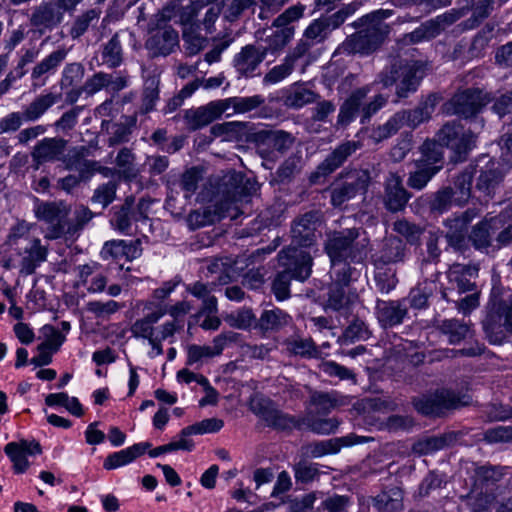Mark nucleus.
Instances as JSON below:
<instances>
[{
    "label": "nucleus",
    "instance_id": "obj_28",
    "mask_svg": "<svg viewBox=\"0 0 512 512\" xmlns=\"http://www.w3.org/2000/svg\"><path fill=\"white\" fill-rule=\"evenodd\" d=\"M151 447L149 442L136 443L121 451L108 455L103 463L106 470L116 469L133 462L137 457L145 453Z\"/></svg>",
    "mask_w": 512,
    "mask_h": 512
},
{
    "label": "nucleus",
    "instance_id": "obj_34",
    "mask_svg": "<svg viewBox=\"0 0 512 512\" xmlns=\"http://www.w3.org/2000/svg\"><path fill=\"white\" fill-rule=\"evenodd\" d=\"M59 98L60 96L54 93L37 96L22 112L25 122L38 120L50 107L58 102Z\"/></svg>",
    "mask_w": 512,
    "mask_h": 512
},
{
    "label": "nucleus",
    "instance_id": "obj_9",
    "mask_svg": "<svg viewBox=\"0 0 512 512\" xmlns=\"http://www.w3.org/2000/svg\"><path fill=\"white\" fill-rule=\"evenodd\" d=\"M251 411L266 422L270 427L279 430L292 429L298 426L297 421L276 408L274 403L264 397L256 396L250 401Z\"/></svg>",
    "mask_w": 512,
    "mask_h": 512
},
{
    "label": "nucleus",
    "instance_id": "obj_22",
    "mask_svg": "<svg viewBox=\"0 0 512 512\" xmlns=\"http://www.w3.org/2000/svg\"><path fill=\"white\" fill-rule=\"evenodd\" d=\"M407 308L399 301L378 300L376 317L383 328L393 327L403 322Z\"/></svg>",
    "mask_w": 512,
    "mask_h": 512
},
{
    "label": "nucleus",
    "instance_id": "obj_39",
    "mask_svg": "<svg viewBox=\"0 0 512 512\" xmlns=\"http://www.w3.org/2000/svg\"><path fill=\"white\" fill-rule=\"evenodd\" d=\"M95 214L84 205H78L73 211L72 217L68 216L67 240L77 238L84 227L93 219Z\"/></svg>",
    "mask_w": 512,
    "mask_h": 512
},
{
    "label": "nucleus",
    "instance_id": "obj_63",
    "mask_svg": "<svg viewBox=\"0 0 512 512\" xmlns=\"http://www.w3.org/2000/svg\"><path fill=\"white\" fill-rule=\"evenodd\" d=\"M294 69V63L292 58H285L284 62L280 65H277L273 67L265 76H264V83L267 84H275L283 79H285L287 76H289Z\"/></svg>",
    "mask_w": 512,
    "mask_h": 512
},
{
    "label": "nucleus",
    "instance_id": "obj_32",
    "mask_svg": "<svg viewBox=\"0 0 512 512\" xmlns=\"http://www.w3.org/2000/svg\"><path fill=\"white\" fill-rule=\"evenodd\" d=\"M458 434L447 432L438 436L426 437L418 440L412 446V451L418 455H427L449 447L456 442Z\"/></svg>",
    "mask_w": 512,
    "mask_h": 512
},
{
    "label": "nucleus",
    "instance_id": "obj_35",
    "mask_svg": "<svg viewBox=\"0 0 512 512\" xmlns=\"http://www.w3.org/2000/svg\"><path fill=\"white\" fill-rule=\"evenodd\" d=\"M178 34H151L146 40V48L151 56H166L178 46Z\"/></svg>",
    "mask_w": 512,
    "mask_h": 512
},
{
    "label": "nucleus",
    "instance_id": "obj_41",
    "mask_svg": "<svg viewBox=\"0 0 512 512\" xmlns=\"http://www.w3.org/2000/svg\"><path fill=\"white\" fill-rule=\"evenodd\" d=\"M439 329L443 334L448 336V340L451 344H457L472 336L469 324L458 319L443 320L439 325Z\"/></svg>",
    "mask_w": 512,
    "mask_h": 512
},
{
    "label": "nucleus",
    "instance_id": "obj_2",
    "mask_svg": "<svg viewBox=\"0 0 512 512\" xmlns=\"http://www.w3.org/2000/svg\"><path fill=\"white\" fill-rule=\"evenodd\" d=\"M359 236L357 228L330 233L325 243V251L331 263H337V261L361 262L366 256L367 240H358Z\"/></svg>",
    "mask_w": 512,
    "mask_h": 512
},
{
    "label": "nucleus",
    "instance_id": "obj_21",
    "mask_svg": "<svg viewBox=\"0 0 512 512\" xmlns=\"http://www.w3.org/2000/svg\"><path fill=\"white\" fill-rule=\"evenodd\" d=\"M361 147L359 141L349 140L341 143L319 164L316 175L331 174Z\"/></svg>",
    "mask_w": 512,
    "mask_h": 512
},
{
    "label": "nucleus",
    "instance_id": "obj_61",
    "mask_svg": "<svg viewBox=\"0 0 512 512\" xmlns=\"http://www.w3.org/2000/svg\"><path fill=\"white\" fill-rule=\"evenodd\" d=\"M158 85L159 80L156 78H149L146 80L141 106V111L143 113H148L154 109L159 98Z\"/></svg>",
    "mask_w": 512,
    "mask_h": 512
},
{
    "label": "nucleus",
    "instance_id": "obj_24",
    "mask_svg": "<svg viewBox=\"0 0 512 512\" xmlns=\"http://www.w3.org/2000/svg\"><path fill=\"white\" fill-rule=\"evenodd\" d=\"M21 255V271L32 274L41 263L46 261L48 248L41 244L39 238L33 237L28 239Z\"/></svg>",
    "mask_w": 512,
    "mask_h": 512
},
{
    "label": "nucleus",
    "instance_id": "obj_10",
    "mask_svg": "<svg viewBox=\"0 0 512 512\" xmlns=\"http://www.w3.org/2000/svg\"><path fill=\"white\" fill-rule=\"evenodd\" d=\"M490 101L487 93L479 88H468L456 93L450 101L452 113L469 118L476 115Z\"/></svg>",
    "mask_w": 512,
    "mask_h": 512
},
{
    "label": "nucleus",
    "instance_id": "obj_56",
    "mask_svg": "<svg viewBox=\"0 0 512 512\" xmlns=\"http://www.w3.org/2000/svg\"><path fill=\"white\" fill-rule=\"evenodd\" d=\"M224 426V422L218 418L204 419L198 423L187 426L181 430L182 436H190L205 433L218 432Z\"/></svg>",
    "mask_w": 512,
    "mask_h": 512
},
{
    "label": "nucleus",
    "instance_id": "obj_48",
    "mask_svg": "<svg viewBox=\"0 0 512 512\" xmlns=\"http://www.w3.org/2000/svg\"><path fill=\"white\" fill-rule=\"evenodd\" d=\"M318 498H321V503L315 512H348V507L351 504L350 497L336 493L318 492Z\"/></svg>",
    "mask_w": 512,
    "mask_h": 512
},
{
    "label": "nucleus",
    "instance_id": "obj_30",
    "mask_svg": "<svg viewBox=\"0 0 512 512\" xmlns=\"http://www.w3.org/2000/svg\"><path fill=\"white\" fill-rule=\"evenodd\" d=\"M63 20V12L52 3H41L31 16V23L39 28L53 29Z\"/></svg>",
    "mask_w": 512,
    "mask_h": 512
},
{
    "label": "nucleus",
    "instance_id": "obj_6",
    "mask_svg": "<svg viewBox=\"0 0 512 512\" xmlns=\"http://www.w3.org/2000/svg\"><path fill=\"white\" fill-rule=\"evenodd\" d=\"M371 176L368 170H352L342 175L331 189V203L338 207L358 194H365Z\"/></svg>",
    "mask_w": 512,
    "mask_h": 512
},
{
    "label": "nucleus",
    "instance_id": "obj_47",
    "mask_svg": "<svg viewBox=\"0 0 512 512\" xmlns=\"http://www.w3.org/2000/svg\"><path fill=\"white\" fill-rule=\"evenodd\" d=\"M284 344L290 354L309 358L318 356V349L311 338L293 336L286 339Z\"/></svg>",
    "mask_w": 512,
    "mask_h": 512
},
{
    "label": "nucleus",
    "instance_id": "obj_17",
    "mask_svg": "<svg viewBox=\"0 0 512 512\" xmlns=\"http://www.w3.org/2000/svg\"><path fill=\"white\" fill-rule=\"evenodd\" d=\"M224 112L221 100L211 101L204 106L188 109L184 119L191 130H198L220 118Z\"/></svg>",
    "mask_w": 512,
    "mask_h": 512
},
{
    "label": "nucleus",
    "instance_id": "obj_1",
    "mask_svg": "<svg viewBox=\"0 0 512 512\" xmlns=\"http://www.w3.org/2000/svg\"><path fill=\"white\" fill-rule=\"evenodd\" d=\"M429 69V63L425 61L394 58L391 64L378 74L374 83L357 88L349 95L340 107L337 124L345 127L360 115V123L364 125L387 104L388 97L383 94H377L369 102H364L375 83L387 88L399 81L396 95L399 98H406L418 89Z\"/></svg>",
    "mask_w": 512,
    "mask_h": 512
},
{
    "label": "nucleus",
    "instance_id": "obj_27",
    "mask_svg": "<svg viewBox=\"0 0 512 512\" xmlns=\"http://www.w3.org/2000/svg\"><path fill=\"white\" fill-rule=\"evenodd\" d=\"M406 246L398 237L385 238L382 247L374 258L375 265H387L404 261Z\"/></svg>",
    "mask_w": 512,
    "mask_h": 512
},
{
    "label": "nucleus",
    "instance_id": "obj_52",
    "mask_svg": "<svg viewBox=\"0 0 512 512\" xmlns=\"http://www.w3.org/2000/svg\"><path fill=\"white\" fill-rule=\"evenodd\" d=\"M257 320L258 318H256L255 314L250 308L239 309L226 317V321L231 327L242 330L251 328L257 330Z\"/></svg>",
    "mask_w": 512,
    "mask_h": 512
},
{
    "label": "nucleus",
    "instance_id": "obj_18",
    "mask_svg": "<svg viewBox=\"0 0 512 512\" xmlns=\"http://www.w3.org/2000/svg\"><path fill=\"white\" fill-rule=\"evenodd\" d=\"M256 191L254 183L247 180L243 183V176L237 172H231L225 175L219 187V192L222 193L226 204L241 201L244 196H247Z\"/></svg>",
    "mask_w": 512,
    "mask_h": 512
},
{
    "label": "nucleus",
    "instance_id": "obj_54",
    "mask_svg": "<svg viewBox=\"0 0 512 512\" xmlns=\"http://www.w3.org/2000/svg\"><path fill=\"white\" fill-rule=\"evenodd\" d=\"M135 124V116L126 117L125 122L114 123L111 126V136L108 140L109 146H115L121 143L128 142L129 136L131 134V128L135 126Z\"/></svg>",
    "mask_w": 512,
    "mask_h": 512
},
{
    "label": "nucleus",
    "instance_id": "obj_19",
    "mask_svg": "<svg viewBox=\"0 0 512 512\" xmlns=\"http://www.w3.org/2000/svg\"><path fill=\"white\" fill-rule=\"evenodd\" d=\"M441 96L435 93L429 94L416 108L398 111V116L403 124L411 129H415L421 123L430 119Z\"/></svg>",
    "mask_w": 512,
    "mask_h": 512
},
{
    "label": "nucleus",
    "instance_id": "obj_8",
    "mask_svg": "<svg viewBox=\"0 0 512 512\" xmlns=\"http://www.w3.org/2000/svg\"><path fill=\"white\" fill-rule=\"evenodd\" d=\"M278 260L283 271L293 276V279L304 281L311 274L313 260L305 248L291 244L279 252Z\"/></svg>",
    "mask_w": 512,
    "mask_h": 512
},
{
    "label": "nucleus",
    "instance_id": "obj_29",
    "mask_svg": "<svg viewBox=\"0 0 512 512\" xmlns=\"http://www.w3.org/2000/svg\"><path fill=\"white\" fill-rule=\"evenodd\" d=\"M292 317L280 308L265 309L257 320V330L261 333L277 332L290 325Z\"/></svg>",
    "mask_w": 512,
    "mask_h": 512
},
{
    "label": "nucleus",
    "instance_id": "obj_15",
    "mask_svg": "<svg viewBox=\"0 0 512 512\" xmlns=\"http://www.w3.org/2000/svg\"><path fill=\"white\" fill-rule=\"evenodd\" d=\"M4 451L13 463L16 473H23L29 467L28 455H39L42 453L40 443L37 441L20 440L8 443Z\"/></svg>",
    "mask_w": 512,
    "mask_h": 512
},
{
    "label": "nucleus",
    "instance_id": "obj_53",
    "mask_svg": "<svg viewBox=\"0 0 512 512\" xmlns=\"http://www.w3.org/2000/svg\"><path fill=\"white\" fill-rule=\"evenodd\" d=\"M305 6L297 4L286 9L273 22L276 28H282V32H292L294 30L293 23L302 18Z\"/></svg>",
    "mask_w": 512,
    "mask_h": 512
},
{
    "label": "nucleus",
    "instance_id": "obj_60",
    "mask_svg": "<svg viewBox=\"0 0 512 512\" xmlns=\"http://www.w3.org/2000/svg\"><path fill=\"white\" fill-rule=\"evenodd\" d=\"M117 185L113 181H109L98 186L91 198L93 204H99L102 208H106L112 203L116 196Z\"/></svg>",
    "mask_w": 512,
    "mask_h": 512
},
{
    "label": "nucleus",
    "instance_id": "obj_36",
    "mask_svg": "<svg viewBox=\"0 0 512 512\" xmlns=\"http://www.w3.org/2000/svg\"><path fill=\"white\" fill-rule=\"evenodd\" d=\"M374 506L378 512H400L403 509V491L392 487L377 495Z\"/></svg>",
    "mask_w": 512,
    "mask_h": 512
},
{
    "label": "nucleus",
    "instance_id": "obj_55",
    "mask_svg": "<svg viewBox=\"0 0 512 512\" xmlns=\"http://www.w3.org/2000/svg\"><path fill=\"white\" fill-rule=\"evenodd\" d=\"M421 159L416 162H424L427 165L431 166H442L438 163L442 162L443 159V149L442 145L436 140H426L421 146Z\"/></svg>",
    "mask_w": 512,
    "mask_h": 512
},
{
    "label": "nucleus",
    "instance_id": "obj_42",
    "mask_svg": "<svg viewBox=\"0 0 512 512\" xmlns=\"http://www.w3.org/2000/svg\"><path fill=\"white\" fill-rule=\"evenodd\" d=\"M505 218V213H501L499 216L491 218L490 221H483L477 224L470 235V239L476 248H485L490 244V229L498 227V224Z\"/></svg>",
    "mask_w": 512,
    "mask_h": 512
},
{
    "label": "nucleus",
    "instance_id": "obj_40",
    "mask_svg": "<svg viewBox=\"0 0 512 512\" xmlns=\"http://www.w3.org/2000/svg\"><path fill=\"white\" fill-rule=\"evenodd\" d=\"M475 174V169L472 166L467 167L462 171L454 181V202L458 206L466 204L471 196L472 179Z\"/></svg>",
    "mask_w": 512,
    "mask_h": 512
},
{
    "label": "nucleus",
    "instance_id": "obj_11",
    "mask_svg": "<svg viewBox=\"0 0 512 512\" xmlns=\"http://www.w3.org/2000/svg\"><path fill=\"white\" fill-rule=\"evenodd\" d=\"M319 218L316 212H308L294 220L291 228L292 245L302 248L312 246L317 240Z\"/></svg>",
    "mask_w": 512,
    "mask_h": 512
},
{
    "label": "nucleus",
    "instance_id": "obj_3",
    "mask_svg": "<svg viewBox=\"0 0 512 512\" xmlns=\"http://www.w3.org/2000/svg\"><path fill=\"white\" fill-rule=\"evenodd\" d=\"M468 392L442 389L434 394L416 398L413 401L415 409L426 416H440L445 411L457 409L470 403Z\"/></svg>",
    "mask_w": 512,
    "mask_h": 512
},
{
    "label": "nucleus",
    "instance_id": "obj_23",
    "mask_svg": "<svg viewBox=\"0 0 512 512\" xmlns=\"http://www.w3.org/2000/svg\"><path fill=\"white\" fill-rule=\"evenodd\" d=\"M319 98L320 96L303 82L290 85L283 95L285 106L293 109H300L305 105L316 102Z\"/></svg>",
    "mask_w": 512,
    "mask_h": 512
},
{
    "label": "nucleus",
    "instance_id": "obj_45",
    "mask_svg": "<svg viewBox=\"0 0 512 512\" xmlns=\"http://www.w3.org/2000/svg\"><path fill=\"white\" fill-rule=\"evenodd\" d=\"M467 13L466 8L461 9H451L441 15H438L434 19L427 21L423 27V32H440L445 30L457 20L465 16Z\"/></svg>",
    "mask_w": 512,
    "mask_h": 512
},
{
    "label": "nucleus",
    "instance_id": "obj_33",
    "mask_svg": "<svg viewBox=\"0 0 512 512\" xmlns=\"http://www.w3.org/2000/svg\"><path fill=\"white\" fill-rule=\"evenodd\" d=\"M351 399L350 396L342 395L337 391H313L310 396V403L318 407L320 413L327 414L334 408L349 405Z\"/></svg>",
    "mask_w": 512,
    "mask_h": 512
},
{
    "label": "nucleus",
    "instance_id": "obj_31",
    "mask_svg": "<svg viewBox=\"0 0 512 512\" xmlns=\"http://www.w3.org/2000/svg\"><path fill=\"white\" fill-rule=\"evenodd\" d=\"M265 57V48L263 51L252 45H247L235 58V67L239 74L245 77L253 76L254 71Z\"/></svg>",
    "mask_w": 512,
    "mask_h": 512
},
{
    "label": "nucleus",
    "instance_id": "obj_20",
    "mask_svg": "<svg viewBox=\"0 0 512 512\" xmlns=\"http://www.w3.org/2000/svg\"><path fill=\"white\" fill-rule=\"evenodd\" d=\"M410 194L403 187L402 179L390 173L385 181L384 205L390 212H398L405 208Z\"/></svg>",
    "mask_w": 512,
    "mask_h": 512
},
{
    "label": "nucleus",
    "instance_id": "obj_58",
    "mask_svg": "<svg viewBox=\"0 0 512 512\" xmlns=\"http://www.w3.org/2000/svg\"><path fill=\"white\" fill-rule=\"evenodd\" d=\"M351 261H337L331 263V277L337 286H347L353 278L355 269L350 266Z\"/></svg>",
    "mask_w": 512,
    "mask_h": 512
},
{
    "label": "nucleus",
    "instance_id": "obj_57",
    "mask_svg": "<svg viewBox=\"0 0 512 512\" xmlns=\"http://www.w3.org/2000/svg\"><path fill=\"white\" fill-rule=\"evenodd\" d=\"M393 229L412 245L419 243L420 237L423 233V229L421 227L405 219L397 220L393 225Z\"/></svg>",
    "mask_w": 512,
    "mask_h": 512
},
{
    "label": "nucleus",
    "instance_id": "obj_50",
    "mask_svg": "<svg viewBox=\"0 0 512 512\" xmlns=\"http://www.w3.org/2000/svg\"><path fill=\"white\" fill-rule=\"evenodd\" d=\"M402 127L404 126L396 112L384 124L373 128L370 133V138L375 143H379L395 135Z\"/></svg>",
    "mask_w": 512,
    "mask_h": 512
},
{
    "label": "nucleus",
    "instance_id": "obj_46",
    "mask_svg": "<svg viewBox=\"0 0 512 512\" xmlns=\"http://www.w3.org/2000/svg\"><path fill=\"white\" fill-rule=\"evenodd\" d=\"M165 312L162 310L154 311L141 319H137L131 326V333L136 338H143L149 340L154 337L153 325L157 323Z\"/></svg>",
    "mask_w": 512,
    "mask_h": 512
},
{
    "label": "nucleus",
    "instance_id": "obj_5",
    "mask_svg": "<svg viewBox=\"0 0 512 512\" xmlns=\"http://www.w3.org/2000/svg\"><path fill=\"white\" fill-rule=\"evenodd\" d=\"M484 332L492 344H501L512 333V295L494 301L483 320Z\"/></svg>",
    "mask_w": 512,
    "mask_h": 512
},
{
    "label": "nucleus",
    "instance_id": "obj_43",
    "mask_svg": "<svg viewBox=\"0 0 512 512\" xmlns=\"http://www.w3.org/2000/svg\"><path fill=\"white\" fill-rule=\"evenodd\" d=\"M264 101V98L260 95H254L250 97H231L221 100L224 107V112H227L230 108H232V114L249 112L261 106ZM227 115L230 116L231 113H228Z\"/></svg>",
    "mask_w": 512,
    "mask_h": 512
},
{
    "label": "nucleus",
    "instance_id": "obj_62",
    "mask_svg": "<svg viewBox=\"0 0 512 512\" xmlns=\"http://www.w3.org/2000/svg\"><path fill=\"white\" fill-rule=\"evenodd\" d=\"M103 62L109 67L114 68L122 62V49L120 42L115 35L103 49Z\"/></svg>",
    "mask_w": 512,
    "mask_h": 512
},
{
    "label": "nucleus",
    "instance_id": "obj_64",
    "mask_svg": "<svg viewBox=\"0 0 512 512\" xmlns=\"http://www.w3.org/2000/svg\"><path fill=\"white\" fill-rule=\"evenodd\" d=\"M371 332L366 323L360 319L353 320L345 329L343 337L346 341L354 342L359 340H367Z\"/></svg>",
    "mask_w": 512,
    "mask_h": 512
},
{
    "label": "nucleus",
    "instance_id": "obj_49",
    "mask_svg": "<svg viewBox=\"0 0 512 512\" xmlns=\"http://www.w3.org/2000/svg\"><path fill=\"white\" fill-rule=\"evenodd\" d=\"M66 55L67 51L65 49L53 51L33 68L32 79H39L43 75L53 72L64 61Z\"/></svg>",
    "mask_w": 512,
    "mask_h": 512
},
{
    "label": "nucleus",
    "instance_id": "obj_38",
    "mask_svg": "<svg viewBox=\"0 0 512 512\" xmlns=\"http://www.w3.org/2000/svg\"><path fill=\"white\" fill-rule=\"evenodd\" d=\"M391 15L390 11L377 10L364 15L353 23L354 28L360 29L358 32H385L388 26L384 20Z\"/></svg>",
    "mask_w": 512,
    "mask_h": 512
},
{
    "label": "nucleus",
    "instance_id": "obj_14",
    "mask_svg": "<svg viewBox=\"0 0 512 512\" xmlns=\"http://www.w3.org/2000/svg\"><path fill=\"white\" fill-rule=\"evenodd\" d=\"M369 440L370 438L368 437L358 436L351 433L346 436L311 443L305 447V453L313 458H319L326 454L337 453L343 447L368 442Z\"/></svg>",
    "mask_w": 512,
    "mask_h": 512
},
{
    "label": "nucleus",
    "instance_id": "obj_16",
    "mask_svg": "<svg viewBox=\"0 0 512 512\" xmlns=\"http://www.w3.org/2000/svg\"><path fill=\"white\" fill-rule=\"evenodd\" d=\"M472 168L475 169V173H479L476 189L486 195L491 194L502 179L497 162L487 156H483L477 160Z\"/></svg>",
    "mask_w": 512,
    "mask_h": 512
},
{
    "label": "nucleus",
    "instance_id": "obj_25",
    "mask_svg": "<svg viewBox=\"0 0 512 512\" xmlns=\"http://www.w3.org/2000/svg\"><path fill=\"white\" fill-rule=\"evenodd\" d=\"M478 268L471 265L453 264L447 272V277L451 284V289L458 293H465L473 290L474 284L471 278L477 275Z\"/></svg>",
    "mask_w": 512,
    "mask_h": 512
},
{
    "label": "nucleus",
    "instance_id": "obj_7",
    "mask_svg": "<svg viewBox=\"0 0 512 512\" xmlns=\"http://www.w3.org/2000/svg\"><path fill=\"white\" fill-rule=\"evenodd\" d=\"M436 139L442 147L446 146L462 157L475 146L476 135L465 130L460 122L449 121L436 133Z\"/></svg>",
    "mask_w": 512,
    "mask_h": 512
},
{
    "label": "nucleus",
    "instance_id": "obj_51",
    "mask_svg": "<svg viewBox=\"0 0 512 512\" xmlns=\"http://www.w3.org/2000/svg\"><path fill=\"white\" fill-rule=\"evenodd\" d=\"M346 15L336 12L331 15L322 16L310 24L304 32H328L338 29L344 23Z\"/></svg>",
    "mask_w": 512,
    "mask_h": 512
},
{
    "label": "nucleus",
    "instance_id": "obj_26",
    "mask_svg": "<svg viewBox=\"0 0 512 512\" xmlns=\"http://www.w3.org/2000/svg\"><path fill=\"white\" fill-rule=\"evenodd\" d=\"M385 34H350L343 47L349 53L369 54L374 52L383 42Z\"/></svg>",
    "mask_w": 512,
    "mask_h": 512
},
{
    "label": "nucleus",
    "instance_id": "obj_13",
    "mask_svg": "<svg viewBox=\"0 0 512 512\" xmlns=\"http://www.w3.org/2000/svg\"><path fill=\"white\" fill-rule=\"evenodd\" d=\"M141 240L133 241L110 240L106 241L100 251L103 260L120 261L125 259L132 261L142 255Z\"/></svg>",
    "mask_w": 512,
    "mask_h": 512
},
{
    "label": "nucleus",
    "instance_id": "obj_44",
    "mask_svg": "<svg viewBox=\"0 0 512 512\" xmlns=\"http://www.w3.org/2000/svg\"><path fill=\"white\" fill-rule=\"evenodd\" d=\"M134 198L127 197L121 208L115 212L112 225L123 234H129L132 221H138L139 218L133 212Z\"/></svg>",
    "mask_w": 512,
    "mask_h": 512
},
{
    "label": "nucleus",
    "instance_id": "obj_59",
    "mask_svg": "<svg viewBox=\"0 0 512 512\" xmlns=\"http://www.w3.org/2000/svg\"><path fill=\"white\" fill-rule=\"evenodd\" d=\"M201 179V170L197 167H192L181 175L179 184L185 198H190L196 192Z\"/></svg>",
    "mask_w": 512,
    "mask_h": 512
},
{
    "label": "nucleus",
    "instance_id": "obj_12",
    "mask_svg": "<svg viewBox=\"0 0 512 512\" xmlns=\"http://www.w3.org/2000/svg\"><path fill=\"white\" fill-rule=\"evenodd\" d=\"M67 140L59 137H46L39 141L31 152L35 168L48 162L60 161L67 146Z\"/></svg>",
    "mask_w": 512,
    "mask_h": 512
},
{
    "label": "nucleus",
    "instance_id": "obj_37",
    "mask_svg": "<svg viewBox=\"0 0 512 512\" xmlns=\"http://www.w3.org/2000/svg\"><path fill=\"white\" fill-rule=\"evenodd\" d=\"M414 166L415 170L409 173L407 185L415 190H422L442 168V166H431L416 161Z\"/></svg>",
    "mask_w": 512,
    "mask_h": 512
},
{
    "label": "nucleus",
    "instance_id": "obj_4",
    "mask_svg": "<svg viewBox=\"0 0 512 512\" xmlns=\"http://www.w3.org/2000/svg\"><path fill=\"white\" fill-rule=\"evenodd\" d=\"M70 212L71 207L65 201L38 202L34 208L36 218L47 224L45 238L48 240H67Z\"/></svg>",
    "mask_w": 512,
    "mask_h": 512
}]
</instances>
